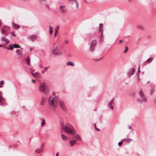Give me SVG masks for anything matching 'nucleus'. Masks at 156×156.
<instances>
[{"label":"nucleus","mask_w":156,"mask_h":156,"mask_svg":"<svg viewBox=\"0 0 156 156\" xmlns=\"http://www.w3.org/2000/svg\"><path fill=\"white\" fill-rule=\"evenodd\" d=\"M12 26L13 27H14L16 28H18L20 27L19 26L18 24L15 23L14 22H13L12 23Z\"/></svg>","instance_id":"obj_20"},{"label":"nucleus","mask_w":156,"mask_h":156,"mask_svg":"<svg viewBox=\"0 0 156 156\" xmlns=\"http://www.w3.org/2000/svg\"><path fill=\"white\" fill-rule=\"evenodd\" d=\"M140 97L138 98V101L140 102H145L146 99V96L142 90H141L139 92Z\"/></svg>","instance_id":"obj_4"},{"label":"nucleus","mask_w":156,"mask_h":156,"mask_svg":"<svg viewBox=\"0 0 156 156\" xmlns=\"http://www.w3.org/2000/svg\"><path fill=\"white\" fill-rule=\"evenodd\" d=\"M58 27H56L55 28V32L54 34V37H55L57 36V34L58 32Z\"/></svg>","instance_id":"obj_19"},{"label":"nucleus","mask_w":156,"mask_h":156,"mask_svg":"<svg viewBox=\"0 0 156 156\" xmlns=\"http://www.w3.org/2000/svg\"><path fill=\"white\" fill-rule=\"evenodd\" d=\"M2 44H1V45L0 44V47H2Z\"/></svg>","instance_id":"obj_56"},{"label":"nucleus","mask_w":156,"mask_h":156,"mask_svg":"<svg viewBox=\"0 0 156 156\" xmlns=\"http://www.w3.org/2000/svg\"><path fill=\"white\" fill-rule=\"evenodd\" d=\"M44 145L45 144L44 143H43L41 145V148L42 150V149L44 148Z\"/></svg>","instance_id":"obj_35"},{"label":"nucleus","mask_w":156,"mask_h":156,"mask_svg":"<svg viewBox=\"0 0 156 156\" xmlns=\"http://www.w3.org/2000/svg\"><path fill=\"white\" fill-rule=\"evenodd\" d=\"M42 73H44V70H43V71H42Z\"/></svg>","instance_id":"obj_53"},{"label":"nucleus","mask_w":156,"mask_h":156,"mask_svg":"<svg viewBox=\"0 0 156 156\" xmlns=\"http://www.w3.org/2000/svg\"><path fill=\"white\" fill-rule=\"evenodd\" d=\"M137 80H140V79H139V75H138L137 76Z\"/></svg>","instance_id":"obj_46"},{"label":"nucleus","mask_w":156,"mask_h":156,"mask_svg":"<svg viewBox=\"0 0 156 156\" xmlns=\"http://www.w3.org/2000/svg\"><path fill=\"white\" fill-rule=\"evenodd\" d=\"M10 28L9 27L5 26L1 29V32L3 35H7L10 33Z\"/></svg>","instance_id":"obj_5"},{"label":"nucleus","mask_w":156,"mask_h":156,"mask_svg":"<svg viewBox=\"0 0 156 156\" xmlns=\"http://www.w3.org/2000/svg\"><path fill=\"white\" fill-rule=\"evenodd\" d=\"M59 152H58L56 153L55 156H58Z\"/></svg>","instance_id":"obj_47"},{"label":"nucleus","mask_w":156,"mask_h":156,"mask_svg":"<svg viewBox=\"0 0 156 156\" xmlns=\"http://www.w3.org/2000/svg\"><path fill=\"white\" fill-rule=\"evenodd\" d=\"M46 6H47V7L48 8V9H50V8H49V5H48V4H47V5H46Z\"/></svg>","instance_id":"obj_43"},{"label":"nucleus","mask_w":156,"mask_h":156,"mask_svg":"<svg viewBox=\"0 0 156 156\" xmlns=\"http://www.w3.org/2000/svg\"><path fill=\"white\" fill-rule=\"evenodd\" d=\"M103 26V24L102 23H100L99 24V31H101L102 30Z\"/></svg>","instance_id":"obj_21"},{"label":"nucleus","mask_w":156,"mask_h":156,"mask_svg":"<svg viewBox=\"0 0 156 156\" xmlns=\"http://www.w3.org/2000/svg\"><path fill=\"white\" fill-rule=\"evenodd\" d=\"M114 99L113 98L112 100L110 101L108 104V107L112 109H113L114 108V106L113 105L114 103Z\"/></svg>","instance_id":"obj_10"},{"label":"nucleus","mask_w":156,"mask_h":156,"mask_svg":"<svg viewBox=\"0 0 156 156\" xmlns=\"http://www.w3.org/2000/svg\"><path fill=\"white\" fill-rule=\"evenodd\" d=\"M65 42L66 44H67L68 42V40H66L65 41Z\"/></svg>","instance_id":"obj_45"},{"label":"nucleus","mask_w":156,"mask_h":156,"mask_svg":"<svg viewBox=\"0 0 156 156\" xmlns=\"http://www.w3.org/2000/svg\"><path fill=\"white\" fill-rule=\"evenodd\" d=\"M73 0H72V2H69V3L70 4H73Z\"/></svg>","instance_id":"obj_42"},{"label":"nucleus","mask_w":156,"mask_h":156,"mask_svg":"<svg viewBox=\"0 0 156 156\" xmlns=\"http://www.w3.org/2000/svg\"><path fill=\"white\" fill-rule=\"evenodd\" d=\"M26 61L27 62V64L29 65L30 64V58L28 56L27 57L26 59Z\"/></svg>","instance_id":"obj_16"},{"label":"nucleus","mask_w":156,"mask_h":156,"mask_svg":"<svg viewBox=\"0 0 156 156\" xmlns=\"http://www.w3.org/2000/svg\"><path fill=\"white\" fill-rule=\"evenodd\" d=\"M58 101L61 108L64 111L66 110V107L65 102L62 100H58V97H55L51 98V96L49 97L48 99L49 105L53 108H55L58 105Z\"/></svg>","instance_id":"obj_1"},{"label":"nucleus","mask_w":156,"mask_h":156,"mask_svg":"<svg viewBox=\"0 0 156 156\" xmlns=\"http://www.w3.org/2000/svg\"><path fill=\"white\" fill-rule=\"evenodd\" d=\"M97 43L96 41L95 40H93L92 41L91 43V45L95 46Z\"/></svg>","instance_id":"obj_22"},{"label":"nucleus","mask_w":156,"mask_h":156,"mask_svg":"<svg viewBox=\"0 0 156 156\" xmlns=\"http://www.w3.org/2000/svg\"><path fill=\"white\" fill-rule=\"evenodd\" d=\"M152 58H149L147 60V62H151V61H152Z\"/></svg>","instance_id":"obj_33"},{"label":"nucleus","mask_w":156,"mask_h":156,"mask_svg":"<svg viewBox=\"0 0 156 156\" xmlns=\"http://www.w3.org/2000/svg\"><path fill=\"white\" fill-rule=\"evenodd\" d=\"M35 82V80H32V82H33V83H34Z\"/></svg>","instance_id":"obj_50"},{"label":"nucleus","mask_w":156,"mask_h":156,"mask_svg":"<svg viewBox=\"0 0 156 156\" xmlns=\"http://www.w3.org/2000/svg\"><path fill=\"white\" fill-rule=\"evenodd\" d=\"M67 65L68 66L70 65L71 66H74V63L71 61H69L67 63Z\"/></svg>","instance_id":"obj_18"},{"label":"nucleus","mask_w":156,"mask_h":156,"mask_svg":"<svg viewBox=\"0 0 156 156\" xmlns=\"http://www.w3.org/2000/svg\"><path fill=\"white\" fill-rule=\"evenodd\" d=\"M48 67H45L44 68V70H45V71H47V70H48Z\"/></svg>","instance_id":"obj_40"},{"label":"nucleus","mask_w":156,"mask_h":156,"mask_svg":"<svg viewBox=\"0 0 156 156\" xmlns=\"http://www.w3.org/2000/svg\"><path fill=\"white\" fill-rule=\"evenodd\" d=\"M62 129L64 131L69 133L73 135L75 133L74 129L73 127L68 123L63 126Z\"/></svg>","instance_id":"obj_2"},{"label":"nucleus","mask_w":156,"mask_h":156,"mask_svg":"<svg viewBox=\"0 0 156 156\" xmlns=\"http://www.w3.org/2000/svg\"><path fill=\"white\" fill-rule=\"evenodd\" d=\"M2 23L1 22V20H0V26H1V25H2Z\"/></svg>","instance_id":"obj_51"},{"label":"nucleus","mask_w":156,"mask_h":156,"mask_svg":"<svg viewBox=\"0 0 156 156\" xmlns=\"http://www.w3.org/2000/svg\"><path fill=\"white\" fill-rule=\"evenodd\" d=\"M76 140H70L69 141V144H70V145L71 146H73L75 144V143L76 142Z\"/></svg>","instance_id":"obj_24"},{"label":"nucleus","mask_w":156,"mask_h":156,"mask_svg":"<svg viewBox=\"0 0 156 156\" xmlns=\"http://www.w3.org/2000/svg\"><path fill=\"white\" fill-rule=\"evenodd\" d=\"M94 46H94L91 45L90 48V50L91 51H94L95 48Z\"/></svg>","instance_id":"obj_31"},{"label":"nucleus","mask_w":156,"mask_h":156,"mask_svg":"<svg viewBox=\"0 0 156 156\" xmlns=\"http://www.w3.org/2000/svg\"><path fill=\"white\" fill-rule=\"evenodd\" d=\"M135 70V69L133 68L130 69L126 73L127 77L130 78L132 75H133Z\"/></svg>","instance_id":"obj_7"},{"label":"nucleus","mask_w":156,"mask_h":156,"mask_svg":"<svg viewBox=\"0 0 156 156\" xmlns=\"http://www.w3.org/2000/svg\"><path fill=\"white\" fill-rule=\"evenodd\" d=\"M1 41H5V43L7 44L9 42V41L5 37H3L1 38Z\"/></svg>","instance_id":"obj_14"},{"label":"nucleus","mask_w":156,"mask_h":156,"mask_svg":"<svg viewBox=\"0 0 156 156\" xmlns=\"http://www.w3.org/2000/svg\"><path fill=\"white\" fill-rule=\"evenodd\" d=\"M39 67L41 68H43V67L42 65H39Z\"/></svg>","instance_id":"obj_44"},{"label":"nucleus","mask_w":156,"mask_h":156,"mask_svg":"<svg viewBox=\"0 0 156 156\" xmlns=\"http://www.w3.org/2000/svg\"><path fill=\"white\" fill-rule=\"evenodd\" d=\"M138 73H139L140 72V70L139 69H138Z\"/></svg>","instance_id":"obj_52"},{"label":"nucleus","mask_w":156,"mask_h":156,"mask_svg":"<svg viewBox=\"0 0 156 156\" xmlns=\"http://www.w3.org/2000/svg\"><path fill=\"white\" fill-rule=\"evenodd\" d=\"M37 36L35 34L30 35L28 36V39L32 41H34L37 40Z\"/></svg>","instance_id":"obj_8"},{"label":"nucleus","mask_w":156,"mask_h":156,"mask_svg":"<svg viewBox=\"0 0 156 156\" xmlns=\"http://www.w3.org/2000/svg\"><path fill=\"white\" fill-rule=\"evenodd\" d=\"M42 151V150L40 149H37L35 150V152L36 153H39L41 152Z\"/></svg>","instance_id":"obj_26"},{"label":"nucleus","mask_w":156,"mask_h":156,"mask_svg":"<svg viewBox=\"0 0 156 156\" xmlns=\"http://www.w3.org/2000/svg\"><path fill=\"white\" fill-rule=\"evenodd\" d=\"M126 139H123L121 141L119 142L118 143V145L119 146H120L122 145L123 144L122 141L123 140H124V141H126Z\"/></svg>","instance_id":"obj_29"},{"label":"nucleus","mask_w":156,"mask_h":156,"mask_svg":"<svg viewBox=\"0 0 156 156\" xmlns=\"http://www.w3.org/2000/svg\"><path fill=\"white\" fill-rule=\"evenodd\" d=\"M128 128L129 129H132V127L129 126H128Z\"/></svg>","instance_id":"obj_48"},{"label":"nucleus","mask_w":156,"mask_h":156,"mask_svg":"<svg viewBox=\"0 0 156 156\" xmlns=\"http://www.w3.org/2000/svg\"><path fill=\"white\" fill-rule=\"evenodd\" d=\"M94 126L95 129H96L97 131H99L100 130V129L97 128V127L96 126V124L95 123H94Z\"/></svg>","instance_id":"obj_36"},{"label":"nucleus","mask_w":156,"mask_h":156,"mask_svg":"<svg viewBox=\"0 0 156 156\" xmlns=\"http://www.w3.org/2000/svg\"><path fill=\"white\" fill-rule=\"evenodd\" d=\"M53 32L52 28L51 26H49V33L51 35Z\"/></svg>","instance_id":"obj_25"},{"label":"nucleus","mask_w":156,"mask_h":156,"mask_svg":"<svg viewBox=\"0 0 156 156\" xmlns=\"http://www.w3.org/2000/svg\"><path fill=\"white\" fill-rule=\"evenodd\" d=\"M101 58H97V59H94V60L95 61H99V60H101Z\"/></svg>","instance_id":"obj_34"},{"label":"nucleus","mask_w":156,"mask_h":156,"mask_svg":"<svg viewBox=\"0 0 156 156\" xmlns=\"http://www.w3.org/2000/svg\"><path fill=\"white\" fill-rule=\"evenodd\" d=\"M13 47L12 45L11 44H10L9 45V46L6 47V49L7 50H12L13 49Z\"/></svg>","instance_id":"obj_23"},{"label":"nucleus","mask_w":156,"mask_h":156,"mask_svg":"<svg viewBox=\"0 0 156 156\" xmlns=\"http://www.w3.org/2000/svg\"><path fill=\"white\" fill-rule=\"evenodd\" d=\"M10 33L12 34V36H16V35H15V33H14V32L13 31L10 32Z\"/></svg>","instance_id":"obj_37"},{"label":"nucleus","mask_w":156,"mask_h":156,"mask_svg":"<svg viewBox=\"0 0 156 156\" xmlns=\"http://www.w3.org/2000/svg\"><path fill=\"white\" fill-rule=\"evenodd\" d=\"M42 122L41 123V126L42 127H44L45 123V120L43 118H41V119Z\"/></svg>","instance_id":"obj_15"},{"label":"nucleus","mask_w":156,"mask_h":156,"mask_svg":"<svg viewBox=\"0 0 156 156\" xmlns=\"http://www.w3.org/2000/svg\"><path fill=\"white\" fill-rule=\"evenodd\" d=\"M38 89L40 92H43L46 95L49 92L48 87L45 83H40Z\"/></svg>","instance_id":"obj_3"},{"label":"nucleus","mask_w":156,"mask_h":156,"mask_svg":"<svg viewBox=\"0 0 156 156\" xmlns=\"http://www.w3.org/2000/svg\"><path fill=\"white\" fill-rule=\"evenodd\" d=\"M128 50V48L127 47H126L125 49V53H126Z\"/></svg>","instance_id":"obj_38"},{"label":"nucleus","mask_w":156,"mask_h":156,"mask_svg":"<svg viewBox=\"0 0 156 156\" xmlns=\"http://www.w3.org/2000/svg\"><path fill=\"white\" fill-rule=\"evenodd\" d=\"M4 82L3 80H2L0 82V84L1 85H3L4 84Z\"/></svg>","instance_id":"obj_39"},{"label":"nucleus","mask_w":156,"mask_h":156,"mask_svg":"<svg viewBox=\"0 0 156 156\" xmlns=\"http://www.w3.org/2000/svg\"><path fill=\"white\" fill-rule=\"evenodd\" d=\"M51 51L53 54L56 55H61L62 54L58 46H56L52 49Z\"/></svg>","instance_id":"obj_6"},{"label":"nucleus","mask_w":156,"mask_h":156,"mask_svg":"<svg viewBox=\"0 0 156 156\" xmlns=\"http://www.w3.org/2000/svg\"><path fill=\"white\" fill-rule=\"evenodd\" d=\"M7 104V103L5 98L2 97L0 98V105L4 106Z\"/></svg>","instance_id":"obj_9"},{"label":"nucleus","mask_w":156,"mask_h":156,"mask_svg":"<svg viewBox=\"0 0 156 156\" xmlns=\"http://www.w3.org/2000/svg\"><path fill=\"white\" fill-rule=\"evenodd\" d=\"M13 48H20V46L17 44H13Z\"/></svg>","instance_id":"obj_27"},{"label":"nucleus","mask_w":156,"mask_h":156,"mask_svg":"<svg viewBox=\"0 0 156 156\" xmlns=\"http://www.w3.org/2000/svg\"><path fill=\"white\" fill-rule=\"evenodd\" d=\"M16 53L18 54L19 55H20L22 53V52L20 49H17L16 50Z\"/></svg>","instance_id":"obj_32"},{"label":"nucleus","mask_w":156,"mask_h":156,"mask_svg":"<svg viewBox=\"0 0 156 156\" xmlns=\"http://www.w3.org/2000/svg\"><path fill=\"white\" fill-rule=\"evenodd\" d=\"M23 107L24 108L25 107V106H23Z\"/></svg>","instance_id":"obj_57"},{"label":"nucleus","mask_w":156,"mask_h":156,"mask_svg":"<svg viewBox=\"0 0 156 156\" xmlns=\"http://www.w3.org/2000/svg\"><path fill=\"white\" fill-rule=\"evenodd\" d=\"M32 76L34 77L37 78H40L41 75L40 73L38 72H36L34 73H32Z\"/></svg>","instance_id":"obj_11"},{"label":"nucleus","mask_w":156,"mask_h":156,"mask_svg":"<svg viewBox=\"0 0 156 156\" xmlns=\"http://www.w3.org/2000/svg\"><path fill=\"white\" fill-rule=\"evenodd\" d=\"M74 138L76 139V140H81V138L79 135H75Z\"/></svg>","instance_id":"obj_17"},{"label":"nucleus","mask_w":156,"mask_h":156,"mask_svg":"<svg viewBox=\"0 0 156 156\" xmlns=\"http://www.w3.org/2000/svg\"><path fill=\"white\" fill-rule=\"evenodd\" d=\"M59 9L61 12L64 13L66 11L65 6L64 5L61 6L60 7Z\"/></svg>","instance_id":"obj_12"},{"label":"nucleus","mask_w":156,"mask_h":156,"mask_svg":"<svg viewBox=\"0 0 156 156\" xmlns=\"http://www.w3.org/2000/svg\"><path fill=\"white\" fill-rule=\"evenodd\" d=\"M46 2V0H39V2L41 4H42L44 2Z\"/></svg>","instance_id":"obj_30"},{"label":"nucleus","mask_w":156,"mask_h":156,"mask_svg":"<svg viewBox=\"0 0 156 156\" xmlns=\"http://www.w3.org/2000/svg\"><path fill=\"white\" fill-rule=\"evenodd\" d=\"M126 140H127L128 141H130L132 140L131 139H126Z\"/></svg>","instance_id":"obj_41"},{"label":"nucleus","mask_w":156,"mask_h":156,"mask_svg":"<svg viewBox=\"0 0 156 156\" xmlns=\"http://www.w3.org/2000/svg\"><path fill=\"white\" fill-rule=\"evenodd\" d=\"M46 100V98H44V96H42L41 102V105H43L44 104V103L45 102Z\"/></svg>","instance_id":"obj_13"},{"label":"nucleus","mask_w":156,"mask_h":156,"mask_svg":"<svg viewBox=\"0 0 156 156\" xmlns=\"http://www.w3.org/2000/svg\"><path fill=\"white\" fill-rule=\"evenodd\" d=\"M122 42V40H120L119 41V43H121Z\"/></svg>","instance_id":"obj_49"},{"label":"nucleus","mask_w":156,"mask_h":156,"mask_svg":"<svg viewBox=\"0 0 156 156\" xmlns=\"http://www.w3.org/2000/svg\"><path fill=\"white\" fill-rule=\"evenodd\" d=\"M61 136H62V138L63 140H66V139H67L65 135H64L63 134H62Z\"/></svg>","instance_id":"obj_28"},{"label":"nucleus","mask_w":156,"mask_h":156,"mask_svg":"<svg viewBox=\"0 0 156 156\" xmlns=\"http://www.w3.org/2000/svg\"><path fill=\"white\" fill-rule=\"evenodd\" d=\"M84 1L86 3H88V2H86V0H84Z\"/></svg>","instance_id":"obj_55"},{"label":"nucleus","mask_w":156,"mask_h":156,"mask_svg":"<svg viewBox=\"0 0 156 156\" xmlns=\"http://www.w3.org/2000/svg\"><path fill=\"white\" fill-rule=\"evenodd\" d=\"M52 93H53V95H54L55 94V93L54 92H53Z\"/></svg>","instance_id":"obj_54"}]
</instances>
